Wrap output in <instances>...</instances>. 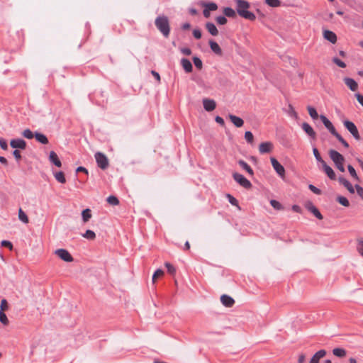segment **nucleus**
I'll return each mask as SVG.
<instances>
[{
	"mask_svg": "<svg viewBox=\"0 0 363 363\" xmlns=\"http://www.w3.org/2000/svg\"><path fill=\"white\" fill-rule=\"evenodd\" d=\"M236 11L239 16L250 21L255 20V15L248 11V9L250 6L249 2L245 0H236Z\"/></svg>",
	"mask_w": 363,
	"mask_h": 363,
	"instance_id": "nucleus-1",
	"label": "nucleus"
},
{
	"mask_svg": "<svg viewBox=\"0 0 363 363\" xmlns=\"http://www.w3.org/2000/svg\"><path fill=\"white\" fill-rule=\"evenodd\" d=\"M155 24L157 28L161 32V33L167 38L169 35L170 27L169 19L165 16H160L156 18Z\"/></svg>",
	"mask_w": 363,
	"mask_h": 363,
	"instance_id": "nucleus-2",
	"label": "nucleus"
},
{
	"mask_svg": "<svg viewBox=\"0 0 363 363\" xmlns=\"http://www.w3.org/2000/svg\"><path fill=\"white\" fill-rule=\"evenodd\" d=\"M329 156L333 162L335 163L336 167L342 172H345L344 167V157L335 150H330L329 151Z\"/></svg>",
	"mask_w": 363,
	"mask_h": 363,
	"instance_id": "nucleus-3",
	"label": "nucleus"
},
{
	"mask_svg": "<svg viewBox=\"0 0 363 363\" xmlns=\"http://www.w3.org/2000/svg\"><path fill=\"white\" fill-rule=\"evenodd\" d=\"M95 159L97 163L98 167H99L102 169H106L108 166V160L106 156L98 152L95 154Z\"/></svg>",
	"mask_w": 363,
	"mask_h": 363,
	"instance_id": "nucleus-4",
	"label": "nucleus"
},
{
	"mask_svg": "<svg viewBox=\"0 0 363 363\" xmlns=\"http://www.w3.org/2000/svg\"><path fill=\"white\" fill-rule=\"evenodd\" d=\"M233 177L236 182L245 189H250L252 186L251 182L239 173H233Z\"/></svg>",
	"mask_w": 363,
	"mask_h": 363,
	"instance_id": "nucleus-5",
	"label": "nucleus"
},
{
	"mask_svg": "<svg viewBox=\"0 0 363 363\" xmlns=\"http://www.w3.org/2000/svg\"><path fill=\"white\" fill-rule=\"evenodd\" d=\"M55 254L58 256L62 260L71 262L73 261V257L71 254L65 249H57L55 251Z\"/></svg>",
	"mask_w": 363,
	"mask_h": 363,
	"instance_id": "nucleus-6",
	"label": "nucleus"
},
{
	"mask_svg": "<svg viewBox=\"0 0 363 363\" xmlns=\"http://www.w3.org/2000/svg\"><path fill=\"white\" fill-rule=\"evenodd\" d=\"M344 125L356 140H360L359 131L354 123L349 121H345L344 122Z\"/></svg>",
	"mask_w": 363,
	"mask_h": 363,
	"instance_id": "nucleus-7",
	"label": "nucleus"
},
{
	"mask_svg": "<svg viewBox=\"0 0 363 363\" xmlns=\"http://www.w3.org/2000/svg\"><path fill=\"white\" fill-rule=\"evenodd\" d=\"M272 165L276 172L282 178L285 177V169L274 157L270 159Z\"/></svg>",
	"mask_w": 363,
	"mask_h": 363,
	"instance_id": "nucleus-8",
	"label": "nucleus"
},
{
	"mask_svg": "<svg viewBox=\"0 0 363 363\" xmlns=\"http://www.w3.org/2000/svg\"><path fill=\"white\" fill-rule=\"evenodd\" d=\"M274 145L271 142L262 143L259 145V151L261 154L271 152L273 150Z\"/></svg>",
	"mask_w": 363,
	"mask_h": 363,
	"instance_id": "nucleus-9",
	"label": "nucleus"
},
{
	"mask_svg": "<svg viewBox=\"0 0 363 363\" xmlns=\"http://www.w3.org/2000/svg\"><path fill=\"white\" fill-rule=\"evenodd\" d=\"M10 145L13 148L24 150L26 147V143L24 140L21 138L13 139L11 140Z\"/></svg>",
	"mask_w": 363,
	"mask_h": 363,
	"instance_id": "nucleus-10",
	"label": "nucleus"
},
{
	"mask_svg": "<svg viewBox=\"0 0 363 363\" xmlns=\"http://www.w3.org/2000/svg\"><path fill=\"white\" fill-rule=\"evenodd\" d=\"M203 108L207 111H212L216 108V104L213 99H204L203 100Z\"/></svg>",
	"mask_w": 363,
	"mask_h": 363,
	"instance_id": "nucleus-11",
	"label": "nucleus"
},
{
	"mask_svg": "<svg viewBox=\"0 0 363 363\" xmlns=\"http://www.w3.org/2000/svg\"><path fill=\"white\" fill-rule=\"evenodd\" d=\"M220 301L223 306L228 308L232 307L235 303L234 299L226 294L221 296Z\"/></svg>",
	"mask_w": 363,
	"mask_h": 363,
	"instance_id": "nucleus-12",
	"label": "nucleus"
},
{
	"mask_svg": "<svg viewBox=\"0 0 363 363\" xmlns=\"http://www.w3.org/2000/svg\"><path fill=\"white\" fill-rule=\"evenodd\" d=\"M302 129L305 131V133L310 136L313 139H315L316 133L313 129V128L308 123H303L302 124Z\"/></svg>",
	"mask_w": 363,
	"mask_h": 363,
	"instance_id": "nucleus-13",
	"label": "nucleus"
},
{
	"mask_svg": "<svg viewBox=\"0 0 363 363\" xmlns=\"http://www.w3.org/2000/svg\"><path fill=\"white\" fill-rule=\"evenodd\" d=\"M49 161L57 167H60L62 166V162L59 159L56 152L54 151L50 152Z\"/></svg>",
	"mask_w": 363,
	"mask_h": 363,
	"instance_id": "nucleus-14",
	"label": "nucleus"
},
{
	"mask_svg": "<svg viewBox=\"0 0 363 363\" xmlns=\"http://www.w3.org/2000/svg\"><path fill=\"white\" fill-rule=\"evenodd\" d=\"M323 37L325 39L330 41L333 44H335L337 42V35L333 31L328 30H325L323 32Z\"/></svg>",
	"mask_w": 363,
	"mask_h": 363,
	"instance_id": "nucleus-15",
	"label": "nucleus"
},
{
	"mask_svg": "<svg viewBox=\"0 0 363 363\" xmlns=\"http://www.w3.org/2000/svg\"><path fill=\"white\" fill-rule=\"evenodd\" d=\"M228 118L230 120V121L235 125L237 128H240L243 125L244 121L243 120L233 114L228 115Z\"/></svg>",
	"mask_w": 363,
	"mask_h": 363,
	"instance_id": "nucleus-16",
	"label": "nucleus"
},
{
	"mask_svg": "<svg viewBox=\"0 0 363 363\" xmlns=\"http://www.w3.org/2000/svg\"><path fill=\"white\" fill-rule=\"evenodd\" d=\"M322 166H323V171L328 175V177L330 179H333V180L335 179V178H336L335 173L334 172L333 169L325 163V162L323 164H322Z\"/></svg>",
	"mask_w": 363,
	"mask_h": 363,
	"instance_id": "nucleus-17",
	"label": "nucleus"
},
{
	"mask_svg": "<svg viewBox=\"0 0 363 363\" xmlns=\"http://www.w3.org/2000/svg\"><path fill=\"white\" fill-rule=\"evenodd\" d=\"M326 351L325 350H320L318 351L311 358L310 363H319V360L325 357Z\"/></svg>",
	"mask_w": 363,
	"mask_h": 363,
	"instance_id": "nucleus-18",
	"label": "nucleus"
},
{
	"mask_svg": "<svg viewBox=\"0 0 363 363\" xmlns=\"http://www.w3.org/2000/svg\"><path fill=\"white\" fill-rule=\"evenodd\" d=\"M344 82L352 91H356L358 88L357 83L353 79L345 77L344 78Z\"/></svg>",
	"mask_w": 363,
	"mask_h": 363,
	"instance_id": "nucleus-19",
	"label": "nucleus"
},
{
	"mask_svg": "<svg viewBox=\"0 0 363 363\" xmlns=\"http://www.w3.org/2000/svg\"><path fill=\"white\" fill-rule=\"evenodd\" d=\"M209 45H210L211 50L214 53H216L218 55H222V54H223L222 50H221L220 47L219 46V45L216 42H215L213 40H210Z\"/></svg>",
	"mask_w": 363,
	"mask_h": 363,
	"instance_id": "nucleus-20",
	"label": "nucleus"
},
{
	"mask_svg": "<svg viewBox=\"0 0 363 363\" xmlns=\"http://www.w3.org/2000/svg\"><path fill=\"white\" fill-rule=\"evenodd\" d=\"M320 118L322 121L324 125L328 129V130L332 133L335 130V127L332 124V123L323 115L320 116Z\"/></svg>",
	"mask_w": 363,
	"mask_h": 363,
	"instance_id": "nucleus-21",
	"label": "nucleus"
},
{
	"mask_svg": "<svg viewBox=\"0 0 363 363\" xmlns=\"http://www.w3.org/2000/svg\"><path fill=\"white\" fill-rule=\"evenodd\" d=\"M339 182L342 184L344 185V186L351 193V194H354V187L352 186V185L351 184V183L350 182H348L347 179H345V178L343 177H340L339 178Z\"/></svg>",
	"mask_w": 363,
	"mask_h": 363,
	"instance_id": "nucleus-22",
	"label": "nucleus"
},
{
	"mask_svg": "<svg viewBox=\"0 0 363 363\" xmlns=\"http://www.w3.org/2000/svg\"><path fill=\"white\" fill-rule=\"evenodd\" d=\"M181 64L184 69L186 71V72L189 73L192 71V65L189 60L186 58H182L181 60Z\"/></svg>",
	"mask_w": 363,
	"mask_h": 363,
	"instance_id": "nucleus-23",
	"label": "nucleus"
},
{
	"mask_svg": "<svg viewBox=\"0 0 363 363\" xmlns=\"http://www.w3.org/2000/svg\"><path fill=\"white\" fill-rule=\"evenodd\" d=\"M35 138L36 140L41 144L46 145L48 143V138L46 137L45 135H44L41 133L35 132Z\"/></svg>",
	"mask_w": 363,
	"mask_h": 363,
	"instance_id": "nucleus-24",
	"label": "nucleus"
},
{
	"mask_svg": "<svg viewBox=\"0 0 363 363\" xmlns=\"http://www.w3.org/2000/svg\"><path fill=\"white\" fill-rule=\"evenodd\" d=\"M206 28L213 36H216L218 34V30L213 23H207L206 24Z\"/></svg>",
	"mask_w": 363,
	"mask_h": 363,
	"instance_id": "nucleus-25",
	"label": "nucleus"
},
{
	"mask_svg": "<svg viewBox=\"0 0 363 363\" xmlns=\"http://www.w3.org/2000/svg\"><path fill=\"white\" fill-rule=\"evenodd\" d=\"M238 164L239 165L244 169L245 170L250 176H253L254 174V172L252 170V169L250 167V166L247 163L245 162V161L243 160H239L238 161Z\"/></svg>",
	"mask_w": 363,
	"mask_h": 363,
	"instance_id": "nucleus-26",
	"label": "nucleus"
},
{
	"mask_svg": "<svg viewBox=\"0 0 363 363\" xmlns=\"http://www.w3.org/2000/svg\"><path fill=\"white\" fill-rule=\"evenodd\" d=\"M53 175L58 182L61 184H65L66 182V179L62 172H53Z\"/></svg>",
	"mask_w": 363,
	"mask_h": 363,
	"instance_id": "nucleus-27",
	"label": "nucleus"
},
{
	"mask_svg": "<svg viewBox=\"0 0 363 363\" xmlns=\"http://www.w3.org/2000/svg\"><path fill=\"white\" fill-rule=\"evenodd\" d=\"M82 220L84 223H86L91 218V212L89 208H86L82 212Z\"/></svg>",
	"mask_w": 363,
	"mask_h": 363,
	"instance_id": "nucleus-28",
	"label": "nucleus"
},
{
	"mask_svg": "<svg viewBox=\"0 0 363 363\" xmlns=\"http://www.w3.org/2000/svg\"><path fill=\"white\" fill-rule=\"evenodd\" d=\"M333 353L335 356L338 357H344L346 356V350L343 348H335L333 350Z\"/></svg>",
	"mask_w": 363,
	"mask_h": 363,
	"instance_id": "nucleus-29",
	"label": "nucleus"
},
{
	"mask_svg": "<svg viewBox=\"0 0 363 363\" xmlns=\"http://www.w3.org/2000/svg\"><path fill=\"white\" fill-rule=\"evenodd\" d=\"M223 13L225 16L230 18H235L236 16V12L232 8L225 7L223 9Z\"/></svg>",
	"mask_w": 363,
	"mask_h": 363,
	"instance_id": "nucleus-30",
	"label": "nucleus"
},
{
	"mask_svg": "<svg viewBox=\"0 0 363 363\" xmlns=\"http://www.w3.org/2000/svg\"><path fill=\"white\" fill-rule=\"evenodd\" d=\"M18 219L26 224L29 222L26 213L21 208H19L18 210Z\"/></svg>",
	"mask_w": 363,
	"mask_h": 363,
	"instance_id": "nucleus-31",
	"label": "nucleus"
},
{
	"mask_svg": "<svg viewBox=\"0 0 363 363\" xmlns=\"http://www.w3.org/2000/svg\"><path fill=\"white\" fill-rule=\"evenodd\" d=\"M307 110L308 111V114L310 115V116L313 119L315 120V119H317L319 117V116H318V113H317V111H316L315 108H313V107H312L311 106H308L307 107Z\"/></svg>",
	"mask_w": 363,
	"mask_h": 363,
	"instance_id": "nucleus-32",
	"label": "nucleus"
},
{
	"mask_svg": "<svg viewBox=\"0 0 363 363\" xmlns=\"http://www.w3.org/2000/svg\"><path fill=\"white\" fill-rule=\"evenodd\" d=\"M308 209L311 211V213H313V214L317 218H318L319 220H322L323 219L322 214L320 213V211H318V209L315 206L312 205L311 207L308 208Z\"/></svg>",
	"mask_w": 363,
	"mask_h": 363,
	"instance_id": "nucleus-33",
	"label": "nucleus"
},
{
	"mask_svg": "<svg viewBox=\"0 0 363 363\" xmlns=\"http://www.w3.org/2000/svg\"><path fill=\"white\" fill-rule=\"evenodd\" d=\"M337 201L343 206L348 207L350 206L348 199L342 196H338L337 197Z\"/></svg>",
	"mask_w": 363,
	"mask_h": 363,
	"instance_id": "nucleus-34",
	"label": "nucleus"
},
{
	"mask_svg": "<svg viewBox=\"0 0 363 363\" xmlns=\"http://www.w3.org/2000/svg\"><path fill=\"white\" fill-rule=\"evenodd\" d=\"M82 236L88 240H92L95 239L96 234L95 233L91 230H87L86 232L82 235Z\"/></svg>",
	"mask_w": 363,
	"mask_h": 363,
	"instance_id": "nucleus-35",
	"label": "nucleus"
},
{
	"mask_svg": "<svg viewBox=\"0 0 363 363\" xmlns=\"http://www.w3.org/2000/svg\"><path fill=\"white\" fill-rule=\"evenodd\" d=\"M227 198L228 199L229 202L233 205L238 208V210H241L240 206H239L238 200L231 196L230 194H227Z\"/></svg>",
	"mask_w": 363,
	"mask_h": 363,
	"instance_id": "nucleus-36",
	"label": "nucleus"
},
{
	"mask_svg": "<svg viewBox=\"0 0 363 363\" xmlns=\"http://www.w3.org/2000/svg\"><path fill=\"white\" fill-rule=\"evenodd\" d=\"M265 3L271 7H279L281 6V1L279 0H265Z\"/></svg>",
	"mask_w": 363,
	"mask_h": 363,
	"instance_id": "nucleus-37",
	"label": "nucleus"
},
{
	"mask_svg": "<svg viewBox=\"0 0 363 363\" xmlns=\"http://www.w3.org/2000/svg\"><path fill=\"white\" fill-rule=\"evenodd\" d=\"M164 275V271L159 269H157L153 276H152V282L153 283H155L156 280L157 278L160 277H162Z\"/></svg>",
	"mask_w": 363,
	"mask_h": 363,
	"instance_id": "nucleus-38",
	"label": "nucleus"
},
{
	"mask_svg": "<svg viewBox=\"0 0 363 363\" xmlns=\"http://www.w3.org/2000/svg\"><path fill=\"white\" fill-rule=\"evenodd\" d=\"M313 155H314V156H315V159H316V160L318 162H320L321 164L325 162V161L322 159V157H321V156H320V153H319V152H318L317 148L314 147L313 149Z\"/></svg>",
	"mask_w": 363,
	"mask_h": 363,
	"instance_id": "nucleus-39",
	"label": "nucleus"
},
{
	"mask_svg": "<svg viewBox=\"0 0 363 363\" xmlns=\"http://www.w3.org/2000/svg\"><path fill=\"white\" fill-rule=\"evenodd\" d=\"M0 322L4 325H7L9 323L6 315L1 311H0Z\"/></svg>",
	"mask_w": 363,
	"mask_h": 363,
	"instance_id": "nucleus-40",
	"label": "nucleus"
},
{
	"mask_svg": "<svg viewBox=\"0 0 363 363\" xmlns=\"http://www.w3.org/2000/svg\"><path fill=\"white\" fill-rule=\"evenodd\" d=\"M348 171L350 174V175L357 181H359V177L356 173L355 169L352 165H348L347 167Z\"/></svg>",
	"mask_w": 363,
	"mask_h": 363,
	"instance_id": "nucleus-41",
	"label": "nucleus"
},
{
	"mask_svg": "<svg viewBox=\"0 0 363 363\" xmlns=\"http://www.w3.org/2000/svg\"><path fill=\"white\" fill-rule=\"evenodd\" d=\"M22 135L27 139H32L35 136V134L30 129H26Z\"/></svg>",
	"mask_w": 363,
	"mask_h": 363,
	"instance_id": "nucleus-42",
	"label": "nucleus"
},
{
	"mask_svg": "<svg viewBox=\"0 0 363 363\" xmlns=\"http://www.w3.org/2000/svg\"><path fill=\"white\" fill-rule=\"evenodd\" d=\"M270 204L276 210H281V209H283L282 205L279 201H277L276 200H271L270 201Z\"/></svg>",
	"mask_w": 363,
	"mask_h": 363,
	"instance_id": "nucleus-43",
	"label": "nucleus"
},
{
	"mask_svg": "<svg viewBox=\"0 0 363 363\" xmlns=\"http://www.w3.org/2000/svg\"><path fill=\"white\" fill-rule=\"evenodd\" d=\"M245 139L249 143H252L254 141L253 134L250 131H246L245 133Z\"/></svg>",
	"mask_w": 363,
	"mask_h": 363,
	"instance_id": "nucleus-44",
	"label": "nucleus"
},
{
	"mask_svg": "<svg viewBox=\"0 0 363 363\" xmlns=\"http://www.w3.org/2000/svg\"><path fill=\"white\" fill-rule=\"evenodd\" d=\"M204 7L208 9L209 11H216L218 9V6L216 3L211 2L203 4Z\"/></svg>",
	"mask_w": 363,
	"mask_h": 363,
	"instance_id": "nucleus-45",
	"label": "nucleus"
},
{
	"mask_svg": "<svg viewBox=\"0 0 363 363\" xmlns=\"http://www.w3.org/2000/svg\"><path fill=\"white\" fill-rule=\"evenodd\" d=\"M8 309H9L8 302L5 298H4L1 301L0 311L4 312L5 311H7Z\"/></svg>",
	"mask_w": 363,
	"mask_h": 363,
	"instance_id": "nucleus-46",
	"label": "nucleus"
},
{
	"mask_svg": "<svg viewBox=\"0 0 363 363\" xmlns=\"http://www.w3.org/2000/svg\"><path fill=\"white\" fill-rule=\"evenodd\" d=\"M193 62H194V65L199 69H201L202 68V61L197 57H194L193 58Z\"/></svg>",
	"mask_w": 363,
	"mask_h": 363,
	"instance_id": "nucleus-47",
	"label": "nucleus"
},
{
	"mask_svg": "<svg viewBox=\"0 0 363 363\" xmlns=\"http://www.w3.org/2000/svg\"><path fill=\"white\" fill-rule=\"evenodd\" d=\"M333 62L340 67L345 68L346 67L345 63L337 57H334Z\"/></svg>",
	"mask_w": 363,
	"mask_h": 363,
	"instance_id": "nucleus-48",
	"label": "nucleus"
},
{
	"mask_svg": "<svg viewBox=\"0 0 363 363\" xmlns=\"http://www.w3.org/2000/svg\"><path fill=\"white\" fill-rule=\"evenodd\" d=\"M216 21L220 25H225L227 23V19L225 16H218Z\"/></svg>",
	"mask_w": 363,
	"mask_h": 363,
	"instance_id": "nucleus-49",
	"label": "nucleus"
},
{
	"mask_svg": "<svg viewBox=\"0 0 363 363\" xmlns=\"http://www.w3.org/2000/svg\"><path fill=\"white\" fill-rule=\"evenodd\" d=\"M308 188L309 189L313 192L314 194H317V195H320L321 194V191L320 189H318L317 187H315V186L312 185V184H310L308 186Z\"/></svg>",
	"mask_w": 363,
	"mask_h": 363,
	"instance_id": "nucleus-50",
	"label": "nucleus"
},
{
	"mask_svg": "<svg viewBox=\"0 0 363 363\" xmlns=\"http://www.w3.org/2000/svg\"><path fill=\"white\" fill-rule=\"evenodd\" d=\"M165 266L167 268L168 272H169L172 274H174L175 273V268L170 263L166 262Z\"/></svg>",
	"mask_w": 363,
	"mask_h": 363,
	"instance_id": "nucleus-51",
	"label": "nucleus"
},
{
	"mask_svg": "<svg viewBox=\"0 0 363 363\" xmlns=\"http://www.w3.org/2000/svg\"><path fill=\"white\" fill-rule=\"evenodd\" d=\"M289 108L290 116L296 119L298 118V114L296 112V111L294 110V107L291 105H289Z\"/></svg>",
	"mask_w": 363,
	"mask_h": 363,
	"instance_id": "nucleus-52",
	"label": "nucleus"
},
{
	"mask_svg": "<svg viewBox=\"0 0 363 363\" xmlns=\"http://www.w3.org/2000/svg\"><path fill=\"white\" fill-rule=\"evenodd\" d=\"M357 251L359 253L363 256V240H359L357 247Z\"/></svg>",
	"mask_w": 363,
	"mask_h": 363,
	"instance_id": "nucleus-53",
	"label": "nucleus"
},
{
	"mask_svg": "<svg viewBox=\"0 0 363 363\" xmlns=\"http://www.w3.org/2000/svg\"><path fill=\"white\" fill-rule=\"evenodd\" d=\"M1 246L9 247L10 250L13 248L12 243L9 240H3L1 243Z\"/></svg>",
	"mask_w": 363,
	"mask_h": 363,
	"instance_id": "nucleus-54",
	"label": "nucleus"
},
{
	"mask_svg": "<svg viewBox=\"0 0 363 363\" xmlns=\"http://www.w3.org/2000/svg\"><path fill=\"white\" fill-rule=\"evenodd\" d=\"M0 147L4 150H7L8 144L6 140L0 138Z\"/></svg>",
	"mask_w": 363,
	"mask_h": 363,
	"instance_id": "nucleus-55",
	"label": "nucleus"
},
{
	"mask_svg": "<svg viewBox=\"0 0 363 363\" xmlns=\"http://www.w3.org/2000/svg\"><path fill=\"white\" fill-rule=\"evenodd\" d=\"M340 143L344 141L343 138L335 130L331 133Z\"/></svg>",
	"mask_w": 363,
	"mask_h": 363,
	"instance_id": "nucleus-56",
	"label": "nucleus"
},
{
	"mask_svg": "<svg viewBox=\"0 0 363 363\" xmlns=\"http://www.w3.org/2000/svg\"><path fill=\"white\" fill-rule=\"evenodd\" d=\"M340 143L344 141L343 138L335 130L331 133Z\"/></svg>",
	"mask_w": 363,
	"mask_h": 363,
	"instance_id": "nucleus-57",
	"label": "nucleus"
},
{
	"mask_svg": "<svg viewBox=\"0 0 363 363\" xmlns=\"http://www.w3.org/2000/svg\"><path fill=\"white\" fill-rule=\"evenodd\" d=\"M355 189L358 195L363 199V188L359 185H356Z\"/></svg>",
	"mask_w": 363,
	"mask_h": 363,
	"instance_id": "nucleus-58",
	"label": "nucleus"
},
{
	"mask_svg": "<svg viewBox=\"0 0 363 363\" xmlns=\"http://www.w3.org/2000/svg\"><path fill=\"white\" fill-rule=\"evenodd\" d=\"M193 35L196 39H200L201 38V32L199 29H194L193 31Z\"/></svg>",
	"mask_w": 363,
	"mask_h": 363,
	"instance_id": "nucleus-59",
	"label": "nucleus"
},
{
	"mask_svg": "<svg viewBox=\"0 0 363 363\" xmlns=\"http://www.w3.org/2000/svg\"><path fill=\"white\" fill-rule=\"evenodd\" d=\"M215 121L220 124V125L223 126L225 125V122L223 118L220 116H216L215 118Z\"/></svg>",
	"mask_w": 363,
	"mask_h": 363,
	"instance_id": "nucleus-60",
	"label": "nucleus"
},
{
	"mask_svg": "<svg viewBox=\"0 0 363 363\" xmlns=\"http://www.w3.org/2000/svg\"><path fill=\"white\" fill-rule=\"evenodd\" d=\"M13 155L14 156V157H15L16 160H20V159L21 158V153H20V152H19L18 150H15L13 152Z\"/></svg>",
	"mask_w": 363,
	"mask_h": 363,
	"instance_id": "nucleus-61",
	"label": "nucleus"
},
{
	"mask_svg": "<svg viewBox=\"0 0 363 363\" xmlns=\"http://www.w3.org/2000/svg\"><path fill=\"white\" fill-rule=\"evenodd\" d=\"M182 52L186 55H190L191 54V50L189 48H185L181 50Z\"/></svg>",
	"mask_w": 363,
	"mask_h": 363,
	"instance_id": "nucleus-62",
	"label": "nucleus"
},
{
	"mask_svg": "<svg viewBox=\"0 0 363 363\" xmlns=\"http://www.w3.org/2000/svg\"><path fill=\"white\" fill-rule=\"evenodd\" d=\"M356 98L358 102L363 106V96L360 94H357Z\"/></svg>",
	"mask_w": 363,
	"mask_h": 363,
	"instance_id": "nucleus-63",
	"label": "nucleus"
},
{
	"mask_svg": "<svg viewBox=\"0 0 363 363\" xmlns=\"http://www.w3.org/2000/svg\"><path fill=\"white\" fill-rule=\"evenodd\" d=\"M306 359V355L304 354H301L298 356V363H303Z\"/></svg>",
	"mask_w": 363,
	"mask_h": 363,
	"instance_id": "nucleus-64",
	"label": "nucleus"
}]
</instances>
